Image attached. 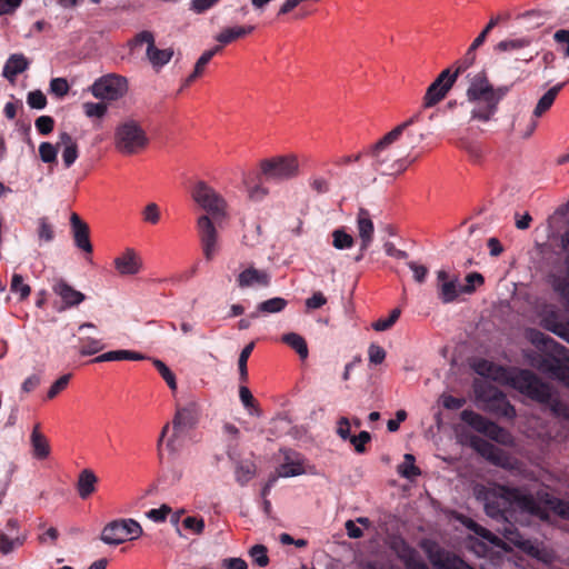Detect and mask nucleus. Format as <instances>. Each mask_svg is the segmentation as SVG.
I'll use <instances>...</instances> for the list:
<instances>
[{
	"mask_svg": "<svg viewBox=\"0 0 569 569\" xmlns=\"http://www.w3.org/2000/svg\"><path fill=\"white\" fill-rule=\"evenodd\" d=\"M473 369L485 378L511 385L515 389L538 402L549 403V408L555 416L569 417L568 408L561 401L551 399L552 393L549 385L542 382L531 371L510 372L506 368L485 359L475 362Z\"/></svg>",
	"mask_w": 569,
	"mask_h": 569,
	"instance_id": "7ed1b4c3",
	"label": "nucleus"
},
{
	"mask_svg": "<svg viewBox=\"0 0 569 569\" xmlns=\"http://www.w3.org/2000/svg\"><path fill=\"white\" fill-rule=\"evenodd\" d=\"M483 500L486 512L492 518L508 519V512L519 511L546 519L545 507H548L557 516L569 520V501L556 498L545 489L532 495L521 488L496 486L486 491Z\"/></svg>",
	"mask_w": 569,
	"mask_h": 569,
	"instance_id": "f257e3e1",
	"label": "nucleus"
},
{
	"mask_svg": "<svg viewBox=\"0 0 569 569\" xmlns=\"http://www.w3.org/2000/svg\"><path fill=\"white\" fill-rule=\"evenodd\" d=\"M70 226L76 247L90 254L92 244L89 239V226L77 213L70 216Z\"/></svg>",
	"mask_w": 569,
	"mask_h": 569,
	"instance_id": "6ab92c4d",
	"label": "nucleus"
},
{
	"mask_svg": "<svg viewBox=\"0 0 569 569\" xmlns=\"http://www.w3.org/2000/svg\"><path fill=\"white\" fill-rule=\"evenodd\" d=\"M104 348L101 340L91 337L79 338V352L82 356L96 355Z\"/></svg>",
	"mask_w": 569,
	"mask_h": 569,
	"instance_id": "e433bc0d",
	"label": "nucleus"
},
{
	"mask_svg": "<svg viewBox=\"0 0 569 569\" xmlns=\"http://www.w3.org/2000/svg\"><path fill=\"white\" fill-rule=\"evenodd\" d=\"M150 138L142 122L127 117L114 127L113 146L122 156H134L148 148Z\"/></svg>",
	"mask_w": 569,
	"mask_h": 569,
	"instance_id": "423d86ee",
	"label": "nucleus"
},
{
	"mask_svg": "<svg viewBox=\"0 0 569 569\" xmlns=\"http://www.w3.org/2000/svg\"><path fill=\"white\" fill-rule=\"evenodd\" d=\"M99 479L91 469L80 471L77 480V492L82 500L88 499L97 489Z\"/></svg>",
	"mask_w": 569,
	"mask_h": 569,
	"instance_id": "b1692460",
	"label": "nucleus"
},
{
	"mask_svg": "<svg viewBox=\"0 0 569 569\" xmlns=\"http://www.w3.org/2000/svg\"><path fill=\"white\" fill-rule=\"evenodd\" d=\"M480 453L490 462L518 475L523 471V465L508 452L492 443L483 442L478 447Z\"/></svg>",
	"mask_w": 569,
	"mask_h": 569,
	"instance_id": "f8f14e48",
	"label": "nucleus"
},
{
	"mask_svg": "<svg viewBox=\"0 0 569 569\" xmlns=\"http://www.w3.org/2000/svg\"><path fill=\"white\" fill-rule=\"evenodd\" d=\"M270 283V274L266 270L249 267L242 270L237 277V284L244 289L249 287H267Z\"/></svg>",
	"mask_w": 569,
	"mask_h": 569,
	"instance_id": "412c9836",
	"label": "nucleus"
},
{
	"mask_svg": "<svg viewBox=\"0 0 569 569\" xmlns=\"http://www.w3.org/2000/svg\"><path fill=\"white\" fill-rule=\"evenodd\" d=\"M146 56L151 64V67L159 71L161 70L166 64L170 62L172 57L174 56L173 48L169 47L166 49H159L156 44L150 48L149 50H146Z\"/></svg>",
	"mask_w": 569,
	"mask_h": 569,
	"instance_id": "393cba45",
	"label": "nucleus"
},
{
	"mask_svg": "<svg viewBox=\"0 0 569 569\" xmlns=\"http://www.w3.org/2000/svg\"><path fill=\"white\" fill-rule=\"evenodd\" d=\"M82 109L88 118L99 119L103 118L108 111V107L103 102H84Z\"/></svg>",
	"mask_w": 569,
	"mask_h": 569,
	"instance_id": "c03bdc74",
	"label": "nucleus"
},
{
	"mask_svg": "<svg viewBox=\"0 0 569 569\" xmlns=\"http://www.w3.org/2000/svg\"><path fill=\"white\" fill-rule=\"evenodd\" d=\"M32 457L37 460H44L50 456V443L43 433L30 435Z\"/></svg>",
	"mask_w": 569,
	"mask_h": 569,
	"instance_id": "c85d7f7f",
	"label": "nucleus"
},
{
	"mask_svg": "<svg viewBox=\"0 0 569 569\" xmlns=\"http://www.w3.org/2000/svg\"><path fill=\"white\" fill-rule=\"evenodd\" d=\"M153 366L157 368L161 377L164 379L171 390H177V380L174 373L167 367L164 362L159 359L153 360Z\"/></svg>",
	"mask_w": 569,
	"mask_h": 569,
	"instance_id": "a18cd8bd",
	"label": "nucleus"
},
{
	"mask_svg": "<svg viewBox=\"0 0 569 569\" xmlns=\"http://www.w3.org/2000/svg\"><path fill=\"white\" fill-rule=\"evenodd\" d=\"M565 84L559 83L555 87L550 88L537 102L536 108L533 110V117L539 118L541 117L546 111H548L551 106L553 104L557 94L562 89Z\"/></svg>",
	"mask_w": 569,
	"mask_h": 569,
	"instance_id": "c756f323",
	"label": "nucleus"
},
{
	"mask_svg": "<svg viewBox=\"0 0 569 569\" xmlns=\"http://www.w3.org/2000/svg\"><path fill=\"white\" fill-rule=\"evenodd\" d=\"M357 229L360 238V249L366 251L373 240L375 232L373 222L366 210H360L358 213Z\"/></svg>",
	"mask_w": 569,
	"mask_h": 569,
	"instance_id": "5701e85b",
	"label": "nucleus"
},
{
	"mask_svg": "<svg viewBox=\"0 0 569 569\" xmlns=\"http://www.w3.org/2000/svg\"><path fill=\"white\" fill-rule=\"evenodd\" d=\"M353 238L342 229L332 232V246L338 250L350 249L353 246Z\"/></svg>",
	"mask_w": 569,
	"mask_h": 569,
	"instance_id": "a19ab883",
	"label": "nucleus"
},
{
	"mask_svg": "<svg viewBox=\"0 0 569 569\" xmlns=\"http://www.w3.org/2000/svg\"><path fill=\"white\" fill-rule=\"evenodd\" d=\"M423 549L436 569H473L461 559L446 552L433 542H425Z\"/></svg>",
	"mask_w": 569,
	"mask_h": 569,
	"instance_id": "ddd939ff",
	"label": "nucleus"
},
{
	"mask_svg": "<svg viewBox=\"0 0 569 569\" xmlns=\"http://www.w3.org/2000/svg\"><path fill=\"white\" fill-rule=\"evenodd\" d=\"M437 293L439 300L445 303H451L463 293L462 284L459 282L458 276L450 274L447 270L437 271Z\"/></svg>",
	"mask_w": 569,
	"mask_h": 569,
	"instance_id": "4468645a",
	"label": "nucleus"
},
{
	"mask_svg": "<svg viewBox=\"0 0 569 569\" xmlns=\"http://www.w3.org/2000/svg\"><path fill=\"white\" fill-rule=\"evenodd\" d=\"M553 40L559 44L565 57L569 58V29H560L553 33Z\"/></svg>",
	"mask_w": 569,
	"mask_h": 569,
	"instance_id": "4d7b16f0",
	"label": "nucleus"
},
{
	"mask_svg": "<svg viewBox=\"0 0 569 569\" xmlns=\"http://www.w3.org/2000/svg\"><path fill=\"white\" fill-rule=\"evenodd\" d=\"M128 79L117 73H108L90 86L91 94L100 100L117 101L128 92Z\"/></svg>",
	"mask_w": 569,
	"mask_h": 569,
	"instance_id": "1a4fd4ad",
	"label": "nucleus"
},
{
	"mask_svg": "<svg viewBox=\"0 0 569 569\" xmlns=\"http://www.w3.org/2000/svg\"><path fill=\"white\" fill-rule=\"evenodd\" d=\"M29 67V61L23 54L14 53L9 57L3 68V76L13 81L16 77Z\"/></svg>",
	"mask_w": 569,
	"mask_h": 569,
	"instance_id": "cd10ccee",
	"label": "nucleus"
},
{
	"mask_svg": "<svg viewBox=\"0 0 569 569\" xmlns=\"http://www.w3.org/2000/svg\"><path fill=\"white\" fill-rule=\"evenodd\" d=\"M59 150H61L63 167L69 169L79 157L78 142L70 133L62 131L58 137V151Z\"/></svg>",
	"mask_w": 569,
	"mask_h": 569,
	"instance_id": "aec40b11",
	"label": "nucleus"
},
{
	"mask_svg": "<svg viewBox=\"0 0 569 569\" xmlns=\"http://www.w3.org/2000/svg\"><path fill=\"white\" fill-rule=\"evenodd\" d=\"M467 527L471 529L475 533H477L479 537L483 538L485 540L489 541L492 545L498 546L500 542V539L487 530L486 528L479 526L478 523L473 522L472 520H469L467 523Z\"/></svg>",
	"mask_w": 569,
	"mask_h": 569,
	"instance_id": "09e8293b",
	"label": "nucleus"
},
{
	"mask_svg": "<svg viewBox=\"0 0 569 569\" xmlns=\"http://www.w3.org/2000/svg\"><path fill=\"white\" fill-rule=\"evenodd\" d=\"M415 462V457L411 453H406L403 462L398 466V473L406 479H413L420 476L421 471Z\"/></svg>",
	"mask_w": 569,
	"mask_h": 569,
	"instance_id": "f704fd0d",
	"label": "nucleus"
},
{
	"mask_svg": "<svg viewBox=\"0 0 569 569\" xmlns=\"http://www.w3.org/2000/svg\"><path fill=\"white\" fill-rule=\"evenodd\" d=\"M401 315V310L396 308L391 310L390 315L387 318H380L372 323V328L376 331H387L389 330L399 319Z\"/></svg>",
	"mask_w": 569,
	"mask_h": 569,
	"instance_id": "37998d69",
	"label": "nucleus"
},
{
	"mask_svg": "<svg viewBox=\"0 0 569 569\" xmlns=\"http://www.w3.org/2000/svg\"><path fill=\"white\" fill-rule=\"evenodd\" d=\"M475 393L477 400L483 403V409L501 415L508 419L516 417L515 407L511 406L506 396L491 383L476 381Z\"/></svg>",
	"mask_w": 569,
	"mask_h": 569,
	"instance_id": "6e6552de",
	"label": "nucleus"
},
{
	"mask_svg": "<svg viewBox=\"0 0 569 569\" xmlns=\"http://www.w3.org/2000/svg\"><path fill=\"white\" fill-rule=\"evenodd\" d=\"M27 101L31 108L39 110L47 104V98L40 90L29 92Z\"/></svg>",
	"mask_w": 569,
	"mask_h": 569,
	"instance_id": "680f3d73",
	"label": "nucleus"
},
{
	"mask_svg": "<svg viewBox=\"0 0 569 569\" xmlns=\"http://www.w3.org/2000/svg\"><path fill=\"white\" fill-rule=\"evenodd\" d=\"M260 171L269 182L282 183L293 180L300 174L299 157L295 152L272 156L261 160Z\"/></svg>",
	"mask_w": 569,
	"mask_h": 569,
	"instance_id": "0eeeda50",
	"label": "nucleus"
},
{
	"mask_svg": "<svg viewBox=\"0 0 569 569\" xmlns=\"http://www.w3.org/2000/svg\"><path fill=\"white\" fill-rule=\"evenodd\" d=\"M221 49V47H216L213 49H210V50H207L204 51L200 58L197 60L196 64H194V69L196 70V74H202L204 69H206V66L210 62V60L212 59V57Z\"/></svg>",
	"mask_w": 569,
	"mask_h": 569,
	"instance_id": "6e6d98bb",
	"label": "nucleus"
},
{
	"mask_svg": "<svg viewBox=\"0 0 569 569\" xmlns=\"http://www.w3.org/2000/svg\"><path fill=\"white\" fill-rule=\"evenodd\" d=\"M142 535V528L133 519H118L106 525L101 532V540L106 545L117 546L133 540Z\"/></svg>",
	"mask_w": 569,
	"mask_h": 569,
	"instance_id": "9d476101",
	"label": "nucleus"
},
{
	"mask_svg": "<svg viewBox=\"0 0 569 569\" xmlns=\"http://www.w3.org/2000/svg\"><path fill=\"white\" fill-rule=\"evenodd\" d=\"M197 422L194 409L191 407L182 408L177 410L173 420L172 429H176V433H183L184 430L192 428Z\"/></svg>",
	"mask_w": 569,
	"mask_h": 569,
	"instance_id": "a878e982",
	"label": "nucleus"
},
{
	"mask_svg": "<svg viewBox=\"0 0 569 569\" xmlns=\"http://www.w3.org/2000/svg\"><path fill=\"white\" fill-rule=\"evenodd\" d=\"M370 433L367 431H361L358 436H352L350 438V442L353 445L355 450L359 453L365 452V446L370 441Z\"/></svg>",
	"mask_w": 569,
	"mask_h": 569,
	"instance_id": "69168bd1",
	"label": "nucleus"
},
{
	"mask_svg": "<svg viewBox=\"0 0 569 569\" xmlns=\"http://www.w3.org/2000/svg\"><path fill=\"white\" fill-rule=\"evenodd\" d=\"M468 78L469 86L466 96L467 101L471 104V119L480 122L492 120L500 101L508 92V88H495L485 71L468 74Z\"/></svg>",
	"mask_w": 569,
	"mask_h": 569,
	"instance_id": "39448f33",
	"label": "nucleus"
},
{
	"mask_svg": "<svg viewBox=\"0 0 569 569\" xmlns=\"http://www.w3.org/2000/svg\"><path fill=\"white\" fill-rule=\"evenodd\" d=\"M281 341L292 348L302 360L308 358L309 350L302 336L296 332H288L281 337Z\"/></svg>",
	"mask_w": 569,
	"mask_h": 569,
	"instance_id": "7c9ffc66",
	"label": "nucleus"
},
{
	"mask_svg": "<svg viewBox=\"0 0 569 569\" xmlns=\"http://www.w3.org/2000/svg\"><path fill=\"white\" fill-rule=\"evenodd\" d=\"M52 290L63 302V306L59 310L77 307L86 299V296L82 292L72 288L63 279L56 280L52 286Z\"/></svg>",
	"mask_w": 569,
	"mask_h": 569,
	"instance_id": "a211bd4d",
	"label": "nucleus"
},
{
	"mask_svg": "<svg viewBox=\"0 0 569 569\" xmlns=\"http://www.w3.org/2000/svg\"><path fill=\"white\" fill-rule=\"evenodd\" d=\"M527 337L533 345L537 346L548 347V345L552 342V339L535 329L528 330Z\"/></svg>",
	"mask_w": 569,
	"mask_h": 569,
	"instance_id": "774afa93",
	"label": "nucleus"
},
{
	"mask_svg": "<svg viewBox=\"0 0 569 569\" xmlns=\"http://www.w3.org/2000/svg\"><path fill=\"white\" fill-rule=\"evenodd\" d=\"M456 79L457 74H451L450 69L443 70L427 89L423 106L430 108L440 102L447 96Z\"/></svg>",
	"mask_w": 569,
	"mask_h": 569,
	"instance_id": "2eb2a0df",
	"label": "nucleus"
},
{
	"mask_svg": "<svg viewBox=\"0 0 569 569\" xmlns=\"http://www.w3.org/2000/svg\"><path fill=\"white\" fill-rule=\"evenodd\" d=\"M288 302L286 299L281 297H274L271 299H268L266 301H262L257 307V313H277L281 312L286 307Z\"/></svg>",
	"mask_w": 569,
	"mask_h": 569,
	"instance_id": "4c0bfd02",
	"label": "nucleus"
},
{
	"mask_svg": "<svg viewBox=\"0 0 569 569\" xmlns=\"http://www.w3.org/2000/svg\"><path fill=\"white\" fill-rule=\"evenodd\" d=\"M253 29L254 28L252 26L227 28L216 36V40L221 44H228L238 38L251 33Z\"/></svg>",
	"mask_w": 569,
	"mask_h": 569,
	"instance_id": "473e14b6",
	"label": "nucleus"
},
{
	"mask_svg": "<svg viewBox=\"0 0 569 569\" xmlns=\"http://www.w3.org/2000/svg\"><path fill=\"white\" fill-rule=\"evenodd\" d=\"M541 325L547 330L558 335L559 337L566 338L569 341V338H567V327L560 323L555 315L543 317Z\"/></svg>",
	"mask_w": 569,
	"mask_h": 569,
	"instance_id": "ea45409f",
	"label": "nucleus"
},
{
	"mask_svg": "<svg viewBox=\"0 0 569 569\" xmlns=\"http://www.w3.org/2000/svg\"><path fill=\"white\" fill-rule=\"evenodd\" d=\"M249 555L259 567H266L269 563L267 548L262 545L253 546L249 550Z\"/></svg>",
	"mask_w": 569,
	"mask_h": 569,
	"instance_id": "8fccbe9b",
	"label": "nucleus"
},
{
	"mask_svg": "<svg viewBox=\"0 0 569 569\" xmlns=\"http://www.w3.org/2000/svg\"><path fill=\"white\" fill-rule=\"evenodd\" d=\"M461 420L473 428L476 431L481 432L490 439L500 442L502 445H511V435L499 427L497 423L486 419L481 415L472 410H463L461 412Z\"/></svg>",
	"mask_w": 569,
	"mask_h": 569,
	"instance_id": "9b49d317",
	"label": "nucleus"
},
{
	"mask_svg": "<svg viewBox=\"0 0 569 569\" xmlns=\"http://www.w3.org/2000/svg\"><path fill=\"white\" fill-rule=\"evenodd\" d=\"M27 540V535L18 532L16 536L0 533V553L9 555L20 548Z\"/></svg>",
	"mask_w": 569,
	"mask_h": 569,
	"instance_id": "2f4dec72",
	"label": "nucleus"
},
{
	"mask_svg": "<svg viewBox=\"0 0 569 569\" xmlns=\"http://www.w3.org/2000/svg\"><path fill=\"white\" fill-rule=\"evenodd\" d=\"M532 39L530 37L506 39L497 43L496 50L500 52L513 51L530 46Z\"/></svg>",
	"mask_w": 569,
	"mask_h": 569,
	"instance_id": "c9c22d12",
	"label": "nucleus"
},
{
	"mask_svg": "<svg viewBox=\"0 0 569 569\" xmlns=\"http://www.w3.org/2000/svg\"><path fill=\"white\" fill-rule=\"evenodd\" d=\"M58 156V142L52 144L50 142H41L39 146V157L44 163H56Z\"/></svg>",
	"mask_w": 569,
	"mask_h": 569,
	"instance_id": "79ce46f5",
	"label": "nucleus"
},
{
	"mask_svg": "<svg viewBox=\"0 0 569 569\" xmlns=\"http://www.w3.org/2000/svg\"><path fill=\"white\" fill-rule=\"evenodd\" d=\"M191 198L204 211L197 219V231L203 257L211 261L220 252L219 229L228 217L227 201L204 181L196 182Z\"/></svg>",
	"mask_w": 569,
	"mask_h": 569,
	"instance_id": "f03ea898",
	"label": "nucleus"
},
{
	"mask_svg": "<svg viewBox=\"0 0 569 569\" xmlns=\"http://www.w3.org/2000/svg\"><path fill=\"white\" fill-rule=\"evenodd\" d=\"M369 361L373 365H380L386 359V351L382 347L371 343L368 349Z\"/></svg>",
	"mask_w": 569,
	"mask_h": 569,
	"instance_id": "052dcab7",
	"label": "nucleus"
},
{
	"mask_svg": "<svg viewBox=\"0 0 569 569\" xmlns=\"http://www.w3.org/2000/svg\"><path fill=\"white\" fill-rule=\"evenodd\" d=\"M171 511L170 507L162 505L160 508L151 509L147 512V517L154 522H162Z\"/></svg>",
	"mask_w": 569,
	"mask_h": 569,
	"instance_id": "338daca9",
	"label": "nucleus"
},
{
	"mask_svg": "<svg viewBox=\"0 0 569 569\" xmlns=\"http://www.w3.org/2000/svg\"><path fill=\"white\" fill-rule=\"evenodd\" d=\"M305 461L297 452L284 456V461L277 469V477L289 478L306 473Z\"/></svg>",
	"mask_w": 569,
	"mask_h": 569,
	"instance_id": "4be33fe9",
	"label": "nucleus"
},
{
	"mask_svg": "<svg viewBox=\"0 0 569 569\" xmlns=\"http://www.w3.org/2000/svg\"><path fill=\"white\" fill-rule=\"evenodd\" d=\"M408 267L412 271L413 279L417 282H419V283L425 282L427 274H428V268L426 266L419 264L416 261H409Z\"/></svg>",
	"mask_w": 569,
	"mask_h": 569,
	"instance_id": "e2e57ef3",
	"label": "nucleus"
},
{
	"mask_svg": "<svg viewBox=\"0 0 569 569\" xmlns=\"http://www.w3.org/2000/svg\"><path fill=\"white\" fill-rule=\"evenodd\" d=\"M71 375L67 373L56 380L48 390L47 398H56L62 390H64L70 381Z\"/></svg>",
	"mask_w": 569,
	"mask_h": 569,
	"instance_id": "864d4df0",
	"label": "nucleus"
},
{
	"mask_svg": "<svg viewBox=\"0 0 569 569\" xmlns=\"http://www.w3.org/2000/svg\"><path fill=\"white\" fill-rule=\"evenodd\" d=\"M38 238L40 242H50L54 238L53 227L46 217L38 220Z\"/></svg>",
	"mask_w": 569,
	"mask_h": 569,
	"instance_id": "de8ad7c7",
	"label": "nucleus"
},
{
	"mask_svg": "<svg viewBox=\"0 0 569 569\" xmlns=\"http://www.w3.org/2000/svg\"><path fill=\"white\" fill-rule=\"evenodd\" d=\"M142 220L146 223L157 224L161 219V211L156 202H149L142 210Z\"/></svg>",
	"mask_w": 569,
	"mask_h": 569,
	"instance_id": "49530a36",
	"label": "nucleus"
},
{
	"mask_svg": "<svg viewBox=\"0 0 569 569\" xmlns=\"http://www.w3.org/2000/svg\"><path fill=\"white\" fill-rule=\"evenodd\" d=\"M11 291L19 293L21 299H26L30 295V287L23 282V278L19 273H14L11 280Z\"/></svg>",
	"mask_w": 569,
	"mask_h": 569,
	"instance_id": "603ef678",
	"label": "nucleus"
},
{
	"mask_svg": "<svg viewBox=\"0 0 569 569\" xmlns=\"http://www.w3.org/2000/svg\"><path fill=\"white\" fill-rule=\"evenodd\" d=\"M483 283L482 274L478 272H471L466 277V283L462 284V292L466 295H471L475 292L477 287H480Z\"/></svg>",
	"mask_w": 569,
	"mask_h": 569,
	"instance_id": "3c124183",
	"label": "nucleus"
},
{
	"mask_svg": "<svg viewBox=\"0 0 569 569\" xmlns=\"http://www.w3.org/2000/svg\"><path fill=\"white\" fill-rule=\"evenodd\" d=\"M256 473V467L252 462H241L236 468V480L244 486L248 483Z\"/></svg>",
	"mask_w": 569,
	"mask_h": 569,
	"instance_id": "58836bf2",
	"label": "nucleus"
},
{
	"mask_svg": "<svg viewBox=\"0 0 569 569\" xmlns=\"http://www.w3.org/2000/svg\"><path fill=\"white\" fill-rule=\"evenodd\" d=\"M440 401L442 406L449 410H458L466 403L463 398H456L446 393L440 397Z\"/></svg>",
	"mask_w": 569,
	"mask_h": 569,
	"instance_id": "0e129e2a",
	"label": "nucleus"
},
{
	"mask_svg": "<svg viewBox=\"0 0 569 569\" xmlns=\"http://www.w3.org/2000/svg\"><path fill=\"white\" fill-rule=\"evenodd\" d=\"M561 248L565 252L567 276H551L552 289L569 305V230L561 236Z\"/></svg>",
	"mask_w": 569,
	"mask_h": 569,
	"instance_id": "f3484780",
	"label": "nucleus"
},
{
	"mask_svg": "<svg viewBox=\"0 0 569 569\" xmlns=\"http://www.w3.org/2000/svg\"><path fill=\"white\" fill-rule=\"evenodd\" d=\"M540 369L548 372L551 378L561 381L566 387L569 388V367L562 365L559 360L548 359L545 360L540 366Z\"/></svg>",
	"mask_w": 569,
	"mask_h": 569,
	"instance_id": "bb28decb",
	"label": "nucleus"
},
{
	"mask_svg": "<svg viewBox=\"0 0 569 569\" xmlns=\"http://www.w3.org/2000/svg\"><path fill=\"white\" fill-rule=\"evenodd\" d=\"M36 129L39 133L47 136L54 127V120L50 116H41L34 122Z\"/></svg>",
	"mask_w": 569,
	"mask_h": 569,
	"instance_id": "13d9d810",
	"label": "nucleus"
},
{
	"mask_svg": "<svg viewBox=\"0 0 569 569\" xmlns=\"http://www.w3.org/2000/svg\"><path fill=\"white\" fill-rule=\"evenodd\" d=\"M113 264L120 276H134L142 270L143 260L137 250L126 248L114 258Z\"/></svg>",
	"mask_w": 569,
	"mask_h": 569,
	"instance_id": "dca6fc26",
	"label": "nucleus"
},
{
	"mask_svg": "<svg viewBox=\"0 0 569 569\" xmlns=\"http://www.w3.org/2000/svg\"><path fill=\"white\" fill-rule=\"evenodd\" d=\"M253 342L247 345L240 356H239V360H238V367H239V372H240V377L242 380H246L247 379V376H248V371H247V361L253 350Z\"/></svg>",
	"mask_w": 569,
	"mask_h": 569,
	"instance_id": "5fc2aeb1",
	"label": "nucleus"
},
{
	"mask_svg": "<svg viewBox=\"0 0 569 569\" xmlns=\"http://www.w3.org/2000/svg\"><path fill=\"white\" fill-rule=\"evenodd\" d=\"M418 119V114L412 116L387 132L363 152L365 156L370 158L373 170L381 174H400L415 162L416 158H410L413 147H409L405 141L403 133Z\"/></svg>",
	"mask_w": 569,
	"mask_h": 569,
	"instance_id": "20e7f679",
	"label": "nucleus"
},
{
	"mask_svg": "<svg viewBox=\"0 0 569 569\" xmlns=\"http://www.w3.org/2000/svg\"><path fill=\"white\" fill-rule=\"evenodd\" d=\"M50 91L57 97H63L69 91L68 81L64 78H54L50 81Z\"/></svg>",
	"mask_w": 569,
	"mask_h": 569,
	"instance_id": "bf43d9fd",
	"label": "nucleus"
},
{
	"mask_svg": "<svg viewBox=\"0 0 569 569\" xmlns=\"http://www.w3.org/2000/svg\"><path fill=\"white\" fill-rule=\"evenodd\" d=\"M169 423H167L161 431V435L158 440V448L162 446V443L166 441V447L171 453L178 452L182 447V433H176V429H173L172 435L170 437H167L169 432Z\"/></svg>",
	"mask_w": 569,
	"mask_h": 569,
	"instance_id": "72a5a7b5",
	"label": "nucleus"
}]
</instances>
